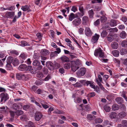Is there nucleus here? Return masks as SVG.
I'll list each match as a JSON object with an SVG mask.
<instances>
[{"label":"nucleus","mask_w":127,"mask_h":127,"mask_svg":"<svg viewBox=\"0 0 127 127\" xmlns=\"http://www.w3.org/2000/svg\"><path fill=\"white\" fill-rule=\"evenodd\" d=\"M86 72V69L84 67L81 68L76 72V74L78 78H81L84 76Z\"/></svg>","instance_id":"f257e3e1"},{"label":"nucleus","mask_w":127,"mask_h":127,"mask_svg":"<svg viewBox=\"0 0 127 127\" xmlns=\"http://www.w3.org/2000/svg\"><path fill=\"white\" fill-rule=\"evenodd\" d=\"M13 59V57L12 56H9L8 57L7 59V63L8 64H11L12 62Z\"/></svg>","instance_id":"5701e85b"},{"label":"nucleus","mask_w":127,"mask_h":127,"mask_svg":"<svg viewBox=\"0 0 127 127\" xmlns=\"http://www.w3.org/2000/svg\"><path fill=\"white\" fill-rule=\"evenodd\" d=\"M115 101L118 104H121L123 102V99L121 97L117 98L115 99Z\"/></svg>","instance_id":"393cba45"},{"label":"nucleus","mask_w":127,"mask_h":127,"mask_svg":"<svg viewBox=\"0 0 127 127\" xmlns=\"http://www.w3.org/2000/svg\"><path fill=\"white\" fill-rule=\"evenodd\" d=\"M10 53L13 54H15L18 55V53L16 50H11L10 52Z\"/></svg>","instance_id":"5fc2aeb1"},{"label":"nucleus","mask_w":127,"mask_h":127,"mask_svg":"<svg viewBox=\"0 0 127 127\" xmlns=\"http://www.w3.org/2000/svg\"><path fill=\"white\" fill-rule=\"evenodd\" d=\"M117 22L116 21L114 20H112L110 22V25L111 27L115 26L117 25Z\"/></svg>","instance_id":"f3484780"},{"label":"nucleus","mask_w":127,"mask_h":127,"mask_svg":"<svg viewBox=\"0 0 127 127\" xmlns=\"http://www.w3.org/2000/svg\"><path fill=\"white\" fill-rule=\"evenodd\" d=\"M21 9L24 11H27L28 12H29L30 11H31L29 8V6L28 5H26L25 6H22V7Z\"/></svg>","instance_id":"2eb2a0df"},{"label":"nucleus","mask_w":127,"mask_h":127,"mask_svg":"<svg viewBox=\"0 0 127 127\" xmlns=\"http://www.w3.org/2000/svg\"><path fill=\"white\" fill-rule=\"evenodd\" d=\"M95 90V91L96 92L98 93H99L100 92V90L99 88L97 87V86H96L95 87V88L94 89Z\"/></svg>","instance_id":"338daca9"},{"label":"nucleus","mask_w":127,"mask_h":127,"mask_svg":"<svg viewBox=\"0 0 127 127\" xmlns=\"http://www.w3.org/2000/svg\"><path fill=\"white\" fill-rule=\"evenodd\" d=\"M79 67L75 62H72L71 65V70L74 72Z\"/></svg>","instance_id":"0eeeda50"},{"label":"nucleus","mask_w":127,"mask_h":127,"mask_svg":"<svg viewBox=\"0 0 127 127\" xmlns=\"http://www.w3.org/2000/svg\"><path fill=\"white\" fill-rule=\"evenodd\" d=\"M127 35L126 33L124 31H123L121 32L120 34V37L121 38L123 39L125 38L127 36Z\"/></svg>","instance_id":"4be33fe9"},{"label":"nucleus","mask_w":127,"mask_h":127,"mask_svg":"<svg viewBox=\"0 0 127 127\" xmlns=\"http://www.w3.org/2000/svg\"><path fill=\"white\" fill-rule=\"evenodd\" d=\"M1 102H2L4 100V102H5L8 98L9 96L8 95L6 94L2 93L1 94Z\"/></svg>","instance_id":"20e7f679"},{"label":"nucleus","mask_w":127,"mask_h":127,"mask_svg":"<svg viewBox=\"0 0 127 127\" xmlns=\"http://www.w3.org/2000/svg\"><path fill=\"white\" fill-rule=\"evenodd\" d=\"M126 113L124 112H122L118 114V115L120 118H122L125 117L126 116Z\"/></svg>","instance_id":"b1692460"},{"label":"nucleus","mask_w":127,"mask_h":127,"mask_svg":"<svg viewBox=\"0 0 127 127\" xmlns=\"http://www.w3.org/2000/svg\"><path fill=\"white\" fill-rule=\"evenodd\" d=\"M103 125L104 126L111 125L110 122L107 120L104 121L103 123Z\"/></svg>","instance_id":"e433bc0d"},{"label":"nucleus","mask_w":127,"mask_h":127,"mask_svg":"<svg viewBox=\"0 0 127 127\" xmlns=\"http://www.w3.org/2000/svg\"><path fill=\"white\" fill-rule=\"evenodd\" d=\"M14 15V12H8L5 14V16L7 18H11Z\"/></svg>","instance_id":"f8f14e48"},{"label":"nucleus","mask_w":127,"mask_h":127,"mask_svg":"<svg viewBox=\"0 0 127 127\" xmlns=\"http://www.w3.org/2000/svg\"><path fill=\"white\" fill-rule=\"evenodd\" d=\"M20 119L22 121H27L28 120L27 116L25 115L22 116L20 117Z\"/></svg>","instance_id":"ea45409f"},{"label":"nucleus","mask_w":127,"mask_h":127,"mask_svg":"<svg viewBox=\"0 0 127 127\" xmlns=\"http://www.w3.org/2000/svg\"><path fill=\"white\" fill-rule=\"evenodd\" d=\"M82 21L83 24L84 25H85L88 22V18L87 16H84L82 18Z\"/></svg>","instance_id":"a211bd4d"},{"label":"nucleus","mask_w":127,"mask_h":127,"mask_svg":"<svg viewBox=\"0 0 127 127\" xmlns=\"http://www.w3.org/2000/svg\"><path fill=\"white\" fill-rule=\"evenodd\" d=\"M112 53L115 57H118L119 55V52L117 50H114L112 52Z\"/></svg>","instance_id":"7c9ffc66"},{"label":"nucleus","mask_w":127,"mask_h":127,"mask_svg":"<svg viewBox=\"0 0 127 127\" xmlns=\"http://www.w3.org/2000/svg\"><path fill=\"white\" fill-rule=\"evenodd\" d=\"M76 17L75 15L73 13H71L69 16V20L70 21H71Z\"/></svg>","instance_id":"2f4dec72"},{"label":"nucleus","mask_w":127,"mask_h":127,"mask_svg":"<svg viewBox=\"0 0 127 127\" xmlns=\"http://www.w3.org/2000/svg\"><path fill=\"white\" fill-rule=\"evenodd\" d=\"M71 10L75 12L77 11V9L75 6H72L71 8Z\"/></svg>","instance_id":"bf43d9fd"},{"label":"nucleus","mask_w":127,"mask_h":127,"mask_svg":"<svg viewBox=\"0 0 127 127\" xmlns=\"http://www.w3.org/2000/svg\"><path fill=\"white\" fill-rule=\"evenodd\" d=\"M37 77L38 78H41L43 76V74L41 72H38L37 75Z\"/></svg>","instance_id":"de8ad7c7"},{"label":"nucleus","mask_w":127,"mask_h":127,"mask_svg":"<svg viewBox=\"0 0 127 127\" xmlns=\"http://www.w3.org/2000/svg\"><path fill=\"white\" fill-rule=\"evenodd\" d=\"M40 53L41 55H42L47 56L49 55V52L46 49H43L41 50Z\"/></svg>","instance_id":"6e6552de"},{"label":"nucleus","mask_w":127,"mask_h":127,"mask_svg":"<svg viewBox=\"0 0 127 127\" xmlns=\"http://www.w3.org/2000/svg\"><path fill=\"white\" fill-rule=\"evenodd\" d=\"M102 50L100 48H99L98 49L95 50L94 52V54L95 56L96 57L98 56Z\"/></svg>","instance_id":"6ab92c4d"},{"label":"nucleus","mask_w":127,"mask_h":127,"mask_svg":"<svg viewBox=\"0 0 127 127\" xmlns=\"http://www.w3.org/2000/svg\"><path fill=\"white\" fill-rule=\"evenodd\" d=\"M94 25L95 26H97L100 24V20L99 19L97 20L95 22H94Z\"/></svg>","instance_id":"3c124183"},{"label":"nucleus","mask_w":127,"mask_h":127,"mask_svg":"<svg viewBox=\"0 0 127 127\" xmlns=\"http://www.w3.org/2000/svg\"><path fill=\"white\" fill-rule=\"evenodd\" d=\"M46 65L47 67L50 70H52L54 69V67L53 66V64L50 62H47L46 63Z\"/></svg>","instance_id":"9d476101"},{"label":"nucleus","mask_w":127,"mask_h":127,"mask_svg":"<svg viewBox=\"0 0 127 127\" xmlns=\"http://www.w3.org/2000/svg\"><path fill=\"white\" fill-rule=\"evenodd\" d=\"M35 84L39 86L41 85L42 83V81L38 80L36 81L35 83Z\"/></svg>","instance_id":"6e6d98bb"},{"label":"nucleus","mask_w":127,"mask_h":127,"mask_svg":"<svg viewBox=\"0 0 127 127\" xmlns=\"http://www.w3.org/2000/svg\"><path fill=\"white\" fill-rule=\"evenodd\" d=\"M16 115L18 116L22 115L23 113V112L21 110H18L15 112Z\"/></svg>","instance_id":"a19ab883"},{"label":"nucleus","mask_w":127,"mask_h":127,"mask_svg":"<svg viewBox=\"0 0 127 127\" xmlns=\"http://www.w3.org/2000/svg\"><path fill=\"white\" fill-rule=\"evenodd\" d=\"M20 57L22 58L23 59H25L26 58L27 55L24 53H22L21 54Z\"/></svg>","instance_id":"0e129e2a"},{"label":"nucleus","mask_w":127,"mask_h":127,"mask_svg":"<svg viewBox=\"0 0 127 127\" xmlns=\"http://www.w3.org/2000/svg\"><path fill=\"white\" fill-rule=\"evenodd\" d=\"M9 112L11 117L13 118L14 117L15 112L13 111H10Z\"/></svg>","instance_id":"052dcab7"},{"label":"nucleus","mask_w":127,"mask_h":127,"mask_svg":"<svg viewBox=\"0 0 127 127\" xmlns=\"http://www.w3.org/2000/svg\"><path fill=\"white\" fill-rule=\"evenodd\" d=\"M42 114L40 112H36L35 115V120L37 121H39L42 118Z\"/></svg>","instance_id":"f03ea898"},{"label":"nucleus","mask_w":127,"mask_h":127,"mask_svg":"<svg viewBox=\"0 0 127 127\" xmlns=\"http://www.w3.org/2000/svg\"><path fill=\"white\" fill-rule=\"evenodd\" d=\"M22 75L21 80L25 81L27 80L28 78V76L23 74H22Z\"/></svg>","instance_id":"49530a36"},{"label":"nucleus","mask_w":127,"mask_h":127,"mask_svg":"<svg viewBox=\"0 0 127 127\" xmlns=\"http://www.w3.org/2000/svg\"><path fill=\"white\" fill-rule=\"evenodd\" d=\"M106 17L104 16H102L101 17L100 21L101 23H104L107 21Z\"/></svg>","instance_id":"473e14b6"},{"label":"nucleus","mask_w":127,"mask_h":127,"mask_svg":"<svg viewBox=\"0 0 127 127\" xmlns=\"http://www.w3.org/2000/svg\"><path fill=\"white\" fill-rule=\"evenodd\" d=\"M117 117V114L115 112H112L109 114V117L111 119H116Z\"/></svg>","instance_id":"ddd939ff"},{"label":"nucleus","mask_w":127,"mask_h":127,"mask_svg":"<svg viewBox=\"0 0 127 127\" xmlns=\"http://www.w3.org/2000/svg\"><path fill=\"white\" fill-rule=\"evenodd\" d=\"M107 34V33L106 31H103L101 33V36L103 37L106 36Z\"/></svg>","instance_id":"37998d69"},{"label":"nucleus","mask_w":127,"mask_h":127,"mask_svg":"<svg viewBox=\"0 0 127 127\" xmlns=\"http://www.w3.org/2000/svg\"><path fill=\"white\" fill-rule=\"evenodd\" d=\"M67 45L69 46V47L72 50H74V48L73 46H72V44H71L70 43H67L66 44Z\"/></svg>","instance_id":"e2e57ef3"},{"label":"nucleus","mask_w":127,"mask_h":127,"mask_svg":"<svg viewBox=\"0 0 127 127\" xmlns=\"http://www.w3.org/2000/svg\"><path fill=\"white\" fill-rule=\"evenodd\" d=\"M100 35L96 33H95L94 36H93L91 40V42L93 43L97 42L98 40Z\"/></svg>","instance_id":"39448f33"},{"label":"nucleus","mask_w":127,"mask_h":127,"mask_svg":"<svg viewBox=\"0 0 127 127\" xmlns=\"http://www.w3.org/2000/svg\"><path fill=\"white\" fill-rule=\"evenodd\" d=\"M111 47L113 49H116L118 47V45L117 42H114L111 43Z\"/></svg>","instance_id":"a878e982"},{"label":"nucleus","mask_w":127,"mask_h":127,"mask_svg":"<svg viewBox=\"0 0 127 127\" xmlns=\"http://www.w3.org/2000/svg\"><path fill=\"white\" fill-rule=\"evenodd\" d=\"M28 70L32 74H35L37 72V71L36 68L32 67L31 66H28Z\"/></svg>","instance_id":"423d86ee"},{"label":"nucleus","mask_w":127,"mask_h":127,"mask_svg":"<svg viewBox=\"0 0 127 127\" xmlns=\"http://www.w3.org/2000/svg\"><path fill=\"white\" fill-rule=\"evenodd\" d=\"M122 124L125 127H127V121L126 120H123L122 122Z\"/></svg>","instance_id":"603ef678"},{"label":"nucleus","mask_w":127,"mask_h":127,"mask_svg":"<svg viewBox=\"0 0 127 127\" xmlns=\"http://www.w3.org/2000/svg\"><path fill=\"white\" fill-rule=\"evenodd\" d=\"M73 85L75 88L80 87L82 86L81 84L79 82H77L75 84H73Z\"/></svg>","instance_id":"79ce46f5"},{"label":"nucleus","mask_w":127,"mask_h":127,"mask_svg":"<svg viewBox=\"0 0 127 127\" xmlns=\"http://www.w3.org/2000/svg\"><path fill=\"white\" fill-rule=\"evenodd\" d=\"M30 107V106L29 105H26L24 106L23 107V109L26 110L29 109Z\"/></svg>","instance_id":"680f3d73"},{"label":"nucleus","mask_w":127,"mask_h":127,"mask_svg":"<svg viewBox=\"0 0 127 127\" xmlns=\"http://www.w3.org/2000/svg\"><path fill=\"white\" fill-rule=\"evenodd\" d=\"M109 31L110 32V34H112V33L114 32H117L118 31V29L116 28H111L109 29Z\"/></svg>","instance_id":"72a5a7b5"},{"label":"nucleus","mask_w":127,"mask_h":127,"mask_svg":"<svg viewBox=\"0 0 127 127\" xmlns=\"http://www.w3.org/2000/svg\"><path fill=\"white\" fill-rule=\"evenodd\" d=\"M95 117L94 115L91 114H88L87 115V118L90 120H92L95 118Z\"/></svg>","instance_id":"bb28decb"},{"label":"nucleus","mask_w":127,"mask_h":127,"mask_svg":"<svg viewBox=\"0 0 127 127\" xmlns=\"http://www.w3.org/2000/svg\"><path fill=\"white\" fill-rule=\"evenodd\" d=\"M125 28V27L123 25H121L119 26L118 28L120 30H123Z\"/></svg>","instance_id":"69168bd1"},{"label":"nucleus","mask_w":127,"mask_h":127,"mask_svg":"<svg viewBox=\"0 0 127 127\" xmlns=\"http://www.w3.org/2000/svg\"><path fill=\"white\" fill-rule=\"evenodd\" d=\"M122 46L123 47H127V41L124 40L121 43Z\"/></svg>","instance_id":"58836bf2"},{"label":"nucleus","mask_w":127,"mask_h":127,"mask_svg":"<svg viewBox=\"0 0 127 127\" xmlns=\"http://www.w3.org/2000/svg\"><path fill=\"white\" fill-rule=\"evenodd\" d=\"M71 66L70 63L66 64L64 65V67L65 69H68L70 68Z\"/></svg>","instance_id":"a18cd8bd"},{"label":"nucleus","mask_w":127,"mask_h":127,"mask_svg":"<svg viewBox=\"0 0 127 127\" xmlns=\"http://www.w3.org/2000/svg\"><path fill=\"white\" fill-rule=\"evenodd\" d=\"M11 64L7 63L6 66V68L7 69L10 70L12 69V65H11Z\"/></svg>","instance_id":"f704fd0d"},{"label":"nucleus","mask_w":127,"mask_h":127,"mask_svg":"<svg viewBox=\"0 0 127 127\" xmlns=\"http://www.w3.org/2000/svg\"><path fill=\"white\" fill-rule=\"evenodd\" d=\"M81 20L79 18H76L73 20L72 23L74 26H78L81 23Z\"/></svg>","instance_id":"7ed1b4c3"},{"label":"nucleus","mask_w":127,"mask_h":127,"mask_svg":"<svg viewBox=\"0 0 127 127\" xmlns=\"http://www.w3.org/2000/svg\"><path fill=\"white\" fill-rule=\"evenodd\" d=\"M21 44L20 45L22 47L29 46V44L25 41H22L21 42Z\"/></svg>","instance_id":"c85d7f7f"},{"label":"nucleus","mask_w":127,"mask_h":127,"mask_svg":"<svg viewBox=\"0 0 127 127\" xmlns=\"http://www.w3.org/2000/svg\"><path fill=\"white\" fill-rule=\"evenodd\" d=\"M33 64L34 66H37L39 65V64H40V62L38 60H35L34 61L33 63Z\"/></svg>","instance_id":"4c0bfd02"},{"label":"nucleus","mask_w":127,"mask_h":127,"mask_svg":"<svg viewBox=\"0 0 127 127\" xmlns=\"http://www.w3.org/2000/svg\"><path fill=\"white\" fill-rule=\"evenodd\" d=\"M21 71H23L24 70H28V66L26 65L23 64L20 65L18 68Z\"/></svg>","instance_id":"9b49d317"},{"label":"nucleus","mask_w":127,"mask_h":127,"mask_svg":"<svg viewBox=\"0 0 127 127\" xmlns=\"http://www.w3.org/2000/svg\"><path fill=\"white\" fill-rule=\"evenodd\" d=\"M28 126L29 127H35L33 123L31 122H29Z\"/></svg>","instance_id":"864d4df0"},{"label":"nucleus","mask_w":127,"mask_h":127,"mask_svg":"<svg viewBox=\"0 0 127 127\" xmlns=\"http://www.w3.org/2000/svg\"><path fill=\"white\" fill-rule=\"evenodd\" d=\"M12 63L14 66H15L18 65L19 63V60L15 58H13Z\"/></svg>","instance_id":"aec40b11"},{"label":"nucleus","mask_w":127,"mask_h":127,"mask_svg":"<svg viewBox=\"0 0 127 127\" xmlns=\"http://www.w3.org/2000/svg\"><path fill=\"white\" fill-rule=\"evenodd\" d=\"M103 108L104 110L106 112H109L111 109L110 106L107 104L105 105Z\"/></svg>","instance_id":"412c9836"},{"label":"nucleus","mask_w":127,"mask_h":127,"mask_svg":"<svg viewBox=\"0 0 127 127\" xmlns=\"http://www.w3.org/2000/svg\"><path fill=\"white\" fill-rule=\"evenodd\" d=\"M22 103H14L13 104L12 106V107L13 109L14 110H17L19 109L20 108L19 104L20 105H22Z\"/></svg>","instance_id":"4468645a"},{"label":"nucleus","mask_w":127,"mask_h":127,"mask_svg":"<svg viewBox=\"0 0 127 127\" xmlns=\"http://www.w3.org/2000/svg\"><path fill=\"white\" fill-rule=\"evenodd\" d=\"M103 121V120L100 118L96 119L95 120V122L96 123H101Z\"/></svg>","instance_id":"c03bdc74"},{"label":"nucleus","mask_w":127,"mask_h":127,"mask_svg":"<svg viewBox=\"0 0 127 127\" xmlns=\"http://www.w3.org/2000/svg\"><path fill=\"white\" fill-rule=\"evenodd\" d=\"M89 14L90 17V18H92L94 15V12L92 10H91L89 11Z\"/></svg>","instance_id":"09e8293b"},{"label":"nucleus","mask_w":127,"mask_h":127,"mask_svg":"<svg viewBox=\"0 0 127 127\" xmlns=\"http://www.w3.org/2000/svg\"><path fill=\"white\" fill-rule=\"evenodd\" d=\"M22 75V73H17L16 74V78L18 80H21Z\"/></svg>","instance_id":"c9c22d12"},{"label":"nucleus","mask_w":127,"mask_h":127,"mask_svg":"<svg viewBox=\"0 0 127 127\" xmlns=\"http://www.w3.org/2000/svg\"><path fill=\"white\" fill-rule=\"evenodd\" d=\"M121 20L124 22H126L127 21V18L125 16H124L122 17Z\"/></svg>","instance_id":"774afa93"},{"label":"nucleus","mask_w":127,"mask_h":127,"mask_svg":"<svg viewBox=\"0 0 127 127\" xmlns=\"http://www.w3.org/2000/svg\"><path fill=\"white\" fill-rule=\"evenodd\" d=\"M60 59L63 62H67L69 61V58L65 56H62Z\"/></svg>","instance_id":"dca6fc26"},{"label":"nucleus","mask_w":127,"mask_h":127,"mask_svg":"<svg viewBox=\"0 0 127 127\" xmlns=\"http://www.w3.org/2000/svg\"><path fill=\"white\" fill-rule=\"evenodd\" d=\"M127 53V50L126 49H123L121 52V54L122 55H124Z\"/></svg>","instance_id":"4d7b16f0"},{"label":"nucleus","mask_w":127,"mask_h":127,"mask_svg":"<svg viewBox=\"0 0 127 127\" xmlns=\"http://www.w3.org/2000/svg\"><path fill=\"white\" fill-rule=\"evenodd\" d=\"M85 34L88 36H90L92 35V33L90 28L88 27H86L85 30Z\"/></svg>","instance_id":"1a4fd4ad"},{"label":"nucleus","mask_w":127,"mask_h":127,"mask_svg":"<svg viewBox=\"0 0 127 127\" xmlns=\"http://www.w3.org/2000/svg\"><path fill=\"white\" fill-rule=\"evenodd\" d=\"M119 108V105L116 104H113L112 106V110L114 111L118 110Z\"/></svg>","instance_id":"cd10ccee"},{"label":"nucleus","mask_w":127,"mask_h":127,"mask_svg":"<svg viewBox=\"0 0 127 127\" xmlns=\"http://www.w3.org/2000/svg\"><path fill=\"white\" fill-rule=\"evenodd\" d=\"M58 54L55 51L53 52H52L51 54V57H54L57 56H58Z\"/></svg>","instance_id":"8fccbe9b"},{"label":"nucleus","mask_w":127,"mask_h":127,"mask_svg":"<svg viewBox=\"0 0 127 127\" xmlns=\"http://www.w3.org/2000/svg\"><path fill=\"white\" fill-rule=\"evenodd\" d=\"M79 9L81 13V16H83L84 15V11L83 6L81 5L79 6Z\"/></svg>","instance_id":"c756f323"},{"label":"nucleus","mask_w":127,"mask_h":127,"mask_svg":"<svg viewBox=\"0 0 127 127\" xmlns=\"http://www.w3.org/2000/svg\"><path fill=\"white\" fill-rule=\"evenodd\" d=\"M99 55V56L100 58H103L104 57V53L103 52L102 50L100 52Z\"/></svg>","instance_id":"13d9d810"}]
</instances>
